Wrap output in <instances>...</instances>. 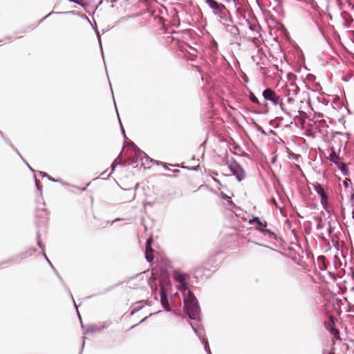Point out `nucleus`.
I'll use <instances>...</instances> for the list:
<instances>
[{"mask_svg": "<svg viewBox=\"0 0 354 354\" xmlns=\"http://www.w3.org/2000/svg\"><path fill=\"white\" fill-rule=\"evenodd\" d=\"M185 310L192 319H196L200 313L198 301L193 293L189 290L187 297L184 298Z\"/></svg>", "mask_w": 354, "mask_h": 354, "instance_id": "f257e3e1", "label": "nucleus"}, {"mask_svg": "<svg viewBox=\"0 0 354 354\" xmlns=\"http://www.w3.org/2000/svg\"><path fill=\"white\" fill-rule=\"evenodd\" d=\"M263 97L265 100L270 101L273 105H279L281 111H283L286 115L291 116V112L294 110L292 109H290V111H288V108L286 107V104L283 102V99L280 96L277 95L274 91L270 88H266L263 92Z\"/></svg>", "mask_w": 354, "mask_h": 354, "instance_id": "f03ea898", "label": "nucleus"}, {"mask_svg": "<svg viewBox=\"0 0 354 354\" xmlns=\"http://www.w3.org/2000/svg\"><path fill=\"white\" fill-rule=\"evenodd\" d=\"M160 289L161 304L165 310L169 312L171 309L169 308L167 295L171 292V285L169 279L165 277L160 280Z\"/></svg>", "mask_w": 354, "mask_h": 354, "instance_id": "7ed1b4c3", "label": "nucleus"}, {"mask_svg": "<svg viewBox=\"0 0 354 354\" xmlns=\"http://www.w3.org/2000/svg\"><path fill=\"white\" fill-rule=\"evenodd\" d=\"M331 152L329 155H341L346 152L345 142L342 141L339 136H334L330 142Z\"/></svg>", "mask_w": 354, "mask_h": 354, "instance_id": "20e7f679", "label": "nucleus"}, {"mask_svg": "<svg viewBox=\"0 0 354 354\" xmlns=\"http://www.w3.org/2000/svg\"><path fill=\"white\" fill-rule=\"evenodd\" d=\"M206 3L212 10L213 12L221 19L227 20V13L224 5L218 3L214 0H207Z\"/></svg>", "mask_w": 354, "mask_h": 354, "instance_id": "39448f33", "label": "nucleus"}, {"mask_svg": "<svg viewBox=\"0 0 354 354\" xmlns=\"http://www.w3.org/2000/svg\"><path fill=\"white\" fill-rule=\"evenodd\" d=\"M127 156H118L117 158L114 160V162L112 163L111 165V171L109 172V174H108V176H109L113 172V171L115 170V168L117 165H122V166H126V165H130L131 164H133L134 160H131L130 159H127ZM138 156H133V159H134V158H138Z\"/></svg>", "mask_w": 354, "mask_h": 354, "instance_id": "423d86ee", "label": "nucleus"}, {"mask_svg": "<svg viewBox=\"0 0 354 354\" xmlns=\"http://www.w3.org/2000/svg\"><path fill=\"white\" fill-rule=\"evenodd\" d=\"M228 167L232 173L236 176L239 181L242 180L245 178L243 169L236 162H231Z\"/></svg>", "mask_w": 354, "mask_h": 354, "instance_id": "0eeeda50", "label": "nucleus"}, {"mask_svg": "<svg viewBox=\"0 0 354 354\" xmlns=\"http://www.w3.org/2000/svg\"><path fill=\"white\" fill-rule=\"evenodd\" d=\"M300 91L299 88L294 82L287 84L284 88L285 96H290L297 98V95Z\"/></svg>", "mask_w": 354, "mask_h": 354, "instance_id": "6e6552de", "label": "nucleus"}, {"mask_svg": "<svg viewBox=\"0 0 354 354\" xmlns=\"http://www.w3.org/2000/svg\"><path fill=\"white\" fill-rule=\"evenodd\" d=\"M174 279L179 283L178 288L180 290H185L187 289V276L179 272L176 271L174 272Z\"/></svg>", "mask_w": 354, "mask_h": 354, "instance_id": "1a4fd4ad", "label": "nucleus"}, {"mask_svg": "<svg viewBox=\"0 0 354 354\" xmlns=\"http://www.w3.org/2000/svg\"><path fill=\"white\" fill-rule=\"evenodd\" d=\"M314 189L317 192V194L320 196L321 198V203L323 205H325L327 203L328 198L327 196L324 192V188L322 186L318 183H316L313 184Z\"/></svg>", "mask_w": 354, "mask_h": 354, "instance_id": "9d476101", "label": "nucleus"}, {"mask_svg": "<svg viewBox=\"0 0 354 354\" xmlns=\"http://www.w3.org/2000/svg\"><path fill=\"white\" fill-rule=\"evenodd\" d=\"M192 328L194 331V333L196 334V335L198 337V338L200 339V340L202 342V343L204 344V348H205V351L208 353V354H211V351H210V348H209V344H208V342L207 340L201 334L198 332V330L194 327L192 326Z\"/></svg>", "mask_w": 354, "mask_h": 354, "instance_id": "9b49d317", "label": "nucleus"}, {"mask_svg": "<svg viewBox=\"0 0 354 354\" xmlns=\"http://www.w3.org/2000/svg\"><path fill=\"white\" fill-rule=\"evenodd\" d=\"M147 301L145 300H142L134 304L131 312V315H134L135 313L142 309L144 306L147 305Z\"/></svg>", "mask_w": 354, "mask_h": 354, "instance_id": "f8f14e48", "label": "nucleus"}, {"mask_svg": "<svg viewBox=\"0 0 354 354\" xmlns=\"http://www.w3.org/2000/svg\"><path fill=\"white\" fill-rule=\"evenodd\" d=\"M285 97H286V103L285 104L286 105V107L288 108V111H290V109H292L294 111L291 112V115L292 114V113H296V109H294L293 104L297 100V98L290 96Z\"/></svg>", "mask_w": 354, "mask_h": 354, "instance_id": "ddd939ff", "label": "nucleus"}, {"mask_svg": "<svg viewBox=\"0 0 354 354\" xmlns=\"http://www.w3.org/2000/svg\"><path fill=\"white\" fill-rule=\"evenodd\" d=\"M250 223H255L257 224L259 227V230H261L267 226V223L262 222L259 217H253L252 220H250Z\"/></svg>", "mask_w": 354, "mask_h": 354, "instance_id": "4468645a", "label": "nucleus"}, {"mask_svg": "<svg viewBox=\"0 0 354 354\" xmlns=\"http://www.w3.org/2000/svg\"><path fill=\"white\" fill-rule=\"evenodd\" d=\"M225 29L226 31L230 32L234 35H237L239 32L238 28L234 25L226 24L225 25Z\"/></svg>", "mask_w": 354, "mask_h": 354, "instance_id": "2eb2a0df", "label": "nucleus"}, {"mask_svg": "<svg viewBox=\"0 0 354 354\" xmlns=\"http://www.w3.org/2000/svg\"><path fill=\"white\" fill-rule=\"evenodd\" d=\"M145 258L148 262H151L153 259V250L151 248H146Z\"/></svg>", "mask_w": 354, "mask_h": 354, "instance_id": "dca6fc26", "label": "nucleus"}, {"mask_svg": "<svg viewBox=\"0 0 354 354\" xmlns=\"http://www.w3.org/2000/svg\"><path fill=\"white\" fill-rule=\"evenodd\" d=\"M186 50L189 54V55L192 57H196L198 56V50L192 46H189L188 48Z\"/></svg>", "mask_w": 354, "mask_h": 354, "instance_id": "f3484780", "label": "nucleus"}, {"mask_svg": "<svg viewBox=\"0 0 354 354\" xmlns=\"http://www.w3.org/2000/svg\"><path fill=\"white\" fill-rule=\"evenodd\" d=\"M128 147H130L133 150V151L135 153V155H140V149L136 145H135L133 142H129Z\"/></svg>", "mask_w": 354, "mask_h": 354, "instance_id": "a211bd4d", "label": "nucleus"}, {"mask_svg": "<svg viewBox=\"0 0 354 354\" xmlns=\"http://www.w3.org/2000/svg\"><path fill=\"white\" fill-rule=\"evenodd\" d=\"M339 168L344 175H347V169L344 163L342 162L339 165Z\"/></svg>", "mask_w": 354, "mask_h": 354, "instance_id": "6ab92c4d", "label": "nucleus"}, {"mask_svg": "<svg viewBox=\"0 0 354 354\" xmlns=\"http://www.w3.org/2000/svg\"><path fill=\"white\" fill-rule=\"evenodd\" d=\"M250 100L253 103H255V104L259 103L258 98L254 95V94L253 93H250Z\"/></svg>", "mask_w": 354, "mask_h": 354, "instance_id": "aec40b11", "label": "nucleus"}, {"mask_svg": "<svg viewBox=\"0 0 354 354\" xmlns=\"http://www.w3.org/2000/svg\"><path fill=\"white\" fill-rule=\"evenodd\" d=\"M331 333H332V335H334V337H335L336 339H339L340 338V337H339V330H338L337 329H336V328H332V329H331Z\"/></svg>", "mask_w": 354, "mask_h": 354, "instance_id": "412c9836", "label": "nucleus"}, {"mask_svg": "<svg viewBox=\"0 0 354 354\" xmlns=\"http://www.w3.org/2000/svg\"><path fill=\"white\" fill-rule=\"evenodd\" d=\"M48 179L49 180H50V181H53V182H59V183H62V185H68V183H65V182H63V181H62L61 180H59V179L56 180V179H55V178H52V177H51V176H48Z\"/></svg>", "mask_w": 354, "mask_h": 354, "instance_id": "4be33fe9", "label": "nucleus"}, {"mask_svg": "<svg viewBox=\"0 0 354 354\" xmlns=\"http://www.w3.org/2000/svg\"><path fill=\"white\" fill-rule=\"evenodd\" d=\"M97 330H98V328L96 326H92L89 327V328L86 330V333H89V332L95 333Z\"/></svg>", "mask_w": 354, "mask_h": 354, "instance_id": "5701e85b", "label": "nucleus"}, {"mask_svg": "<svg viewBox=\"0 0 354 354\" xmlns=\"http://www.w3.org/2000/svg\"><path fill=\"white\" fill-rule=\"evenodd\" d=\"M183 168H187L188 169H190V170H198V167H199V165H197V166H194V167H187V166H184L183 165H182L181 166Z\"/></svg>", "mask_w": 354, "mask_h": 354, "instance_id": "b1692460", "label": "nucleus"}, {"mask_svg": "<svg viewBox=\"0 0 354 354\" xmlns=\"http://www.w3.org/2000/svg\"><path fill=\"white\" fill-rule=\"evenodd\" d=\"M339 160V156H330V160L337 162Z\"/></svg>", "mask_w": 354, "mask_h": 354, "instance_id": "393cba45", "label": "nucleus"}, {"mask_svg": "<svg viewBox=\"0 0 354 354\" xmlns=\"http://www.w3.org/2000/svg\"><path fill=\"white\" fill-rule=\"evenodd\" d=\"M35 185H36V187H37V189H38L39 191H40V190H41V186H40V185H39V181L37 180V178L36 177H35Z\"/></svg>", "mask_w": 354, "mask_h": 354, "instance_id": "a878e982", "label": "nucleus"}, {"mask_svg": "<svg viewBox=\"0 0 354 354\" xmlns=\"http://www.w3.org/2000/svg\"><path fill=\"white\" fill-rule=\"evenodd\" d=\"M350 203L352 207H354V193L351 196Z\"/></svg>", "mask_w": 354, "mask_h": 354, "instance_id": "bb28decb", "label": "nucleus"}, {"mask_svg": "<svg viewBox=\"0 0 354 354\" xmlns=\"http://www.w3.org/2000/svg\"><path fill=\"white\" fill-rule=\"evenodd\" d=\"M151 243H152V239H149L147 241V246H146V248H151Z\"/></svg>", "mask_w": 354, "mask_h": 354, "instance_id": "cd10ccee", "label": "nucleus"}, {"mask_svg": "<svg viewBox=\"0 0 354 354\" xmlns=\"http://www.w3.org/2000/svg\"><path fill=\"white\" fill-rule=\"evenodd\" d=\"M350 182H351V180H350V179H347V178H346V179L345 180H344V182H343L344 185L345 187H347L348 186V183H350Z\"/></svg>", "mask_w": 354, "mask_h": 354, "instance_id": "c85d7f7f", "label": "nucleus"}, {"mask_svg": "<svg viewBox=\"0 0 354 354\" xmlns=\"http://www.w3.org/2000/svg\"><path fill=\"white\" fill-rule=\"evenodd\" d=\"M69 1L71 2H73V3H75L77 4H80L82 6H83V3H81L80 1L79 0H68Z\"/></svg>", "mask_w": 354, "mask_h": 354, "instance_id": "c756f323", "label": "nucleus"}, {"mask_svg": "<svg viewBox=\"0 0 354 354\" xmlns=\"http://www.w3.org/2000/svg\"><path fill=\"white\" fill-rule=\"evenodd\" d=\"M39 174H40L42 177H47V178H48V175L46 173L43 172V171H40V172H39Z\"/></svg>", "mask_w": 354, "mask_h": 354, "instance_id": "7c9ffc66", "label": "nucleus"}, {"mask_svg": "<svg viewBox=\"0 0 354 354\" xmlns=\"http://www.w3.org/2000/svg\"><path fill=\"white\" fill-rule=\"evenodd\" d=\"M326 328H327V330H328L329 331L331 332V329L334 328L330 324H328L326 326Z\"/></svg>", "mask_w": 354, "mask_h": 354, "instance_id": "2f4dec72", "label": "nucleus"}, {"mask_svg": "<svg viewBox=\"0 0 354 354\" xmlns=\"http://www.w3.org/2000/svg\"><path fill=\"white\" fill-rule=\"evenodd\" d=\"M44 257H45L46 259L48 261V262L49 263V264L50 265V266L53 268V266L51 264V262L48 260V259L47 258V257L45 254H44Z\"/></svg>", "mask_w": 354, "mask_h": 354, "instance_id": "473e14b6", "label": "nucleus"}, {"mask_svg": "<svg viewBox=\"0 0 354 354\" xmlns=\"http://www.w3.org/2000/svg\"><path fill=\"white\" fill-rule=\"evenodd\" d=\"M224 198H225V199H227L229 203H232V201H230V198L229 196H227V195H225V196H224Z\"/></svg>", "mask_w": 354, "mask_h": 354, "instance_id": "72a5a7b5", "label": "nucleus"}, {"mask_svg": "<svg viewBox=\"0 0 354 354\" xmlns=\"http://www.w3.org/2000/svg\"><path fill=\"white\" fill-rule=\"evenodd\" d=\"M275 161H276V156H273V157H272V158L271 162H272V163H274V162H275Z\"/></svg>", "mask_w": 354, "mask_h": 354, "instance_id": "f704fd0d", "label": "nucleus"}, {"mask_svg": "<svg viewBox=\"0 0 354 354\" xmlns=\"http://www.w3.org/2000/svg\"><path fill=\"white\" fill-rule=\"evenodd\" d=\"M119 120H120V125H121V129H122V132L124 133V128H123V127H122V125L121 124L120 120L119 119Z\"/></svg>", "mask_w": 354, "mask_h": 354, "instance_id": "c9c22d12", "label": "nucleus"}, {"mask_svg": "<svg viewBox=\"0 0 354 354\" xmlns=\"http://www.w3.org/2000/svg\"><path fill=\"white\" fill-rule=\"evenodd\" d=\"M352 218H353V219L354 220V210H353V212H352Z\"/></svg>", "mask_w": 354, "mask_h": 354, "instance_id": "e433bc0d", "label": "nucleus"}, {"mask_svg": "<svg viewBox=\"0 0 354 354\" xmlns=\"http://www.w3.org/2000/svg\"><path fill=\"white\" fill-rule=\"evenodd\" d=\"M118 0H111V3H115Z\"/></svg>", "mask_w": 354, "mask_h": 354, "instance_id": "4c0bfd02", "label": "nucleus"}, {"mask_svg": "<svg viewBox=\"0 0 354 354\" xmlns=\"http://www.w3.org/2000/svg\"><path fill=\"white\" fill-rule=\"evenodd\" d=\"M147 318V317H145L144 319H142L141 320V322H144Z\"/></svg>", "mask_w": 354, "mask_h": 354, "instance_id": "58836bf2", "label": "nucleus"}, {"mask_svg": "<svg viewBox=\"0 0 354 354\" xmlns=\"http://www.w3.org/2000/svg\"><path fill=\"white\" fill-rule=\"evenodd\" d=\"M98 39H99V42L100 43L101 42V40H100V37L98 36Z\"/></svg>", "mask_w": 354, "mask_h": 354, "instance_id": "ea45409f", "label": "nucleus"}, {"mask_svg": "<svg viewBox=\"0 0 354 354\" xmlns=\"http://www.w3.org/2000/svg\"><path fill=\"white\" fill-rule=\"evenodd\" d=\"M38 245H39L40 248L41 247L39 241L38 242Z\"/></svg>", "mask_w": 354, "mask_h": 354, "instance_id": "a19ab883", "label": "nucleus"}, {"mask_svg": "<svg viewBox=\"0 0 354 354\" xmlns=\"http://www.w3.org/2000/svg\"><path fill=\"white\" fill-rule=\"evenodd\" d=\"M162 165H164L165 167H166V164L165 163H162Z\"/></svg>", "mask_w": 354, "mask_h": 354, "instance_id": "79ce46f5", "label": "nucleus"}, {"mask_svg": "<svg viewBox=\"0 0 354 354\" xmlns=\"http://www.w3.org/2000/svg\"><path fill=\"white\" fill-rule=\"evenodd\" d=\"M234 2H236L238 0H233Z\"/></svg>", "mask_w": 354, "mask_h": 354, "instance_id": "37998d69", "label": "nucleus"}, {"mask_svg": "<svg viewBox=\"0 0 354 354\" xmlns=\"http://www.w3.org/2000/svg\"><path fill=\"white\" fill-rule=\"evenodd\" d=\"M352 289L354 290V287Z\"/></svg>", "mask_w": 354, "mask_h": 354, "instance_id": "c03bdc74", "label": "nucleus"}, {"mask_svg": "<svg viewBox=\"0 0 354 354\" xmlns=\"http://www.w3.org/2000/svg\"><path fill=\"white\" fill-rule=\"evenodd\" d=\"M0 133H1V132L0 131Z\"/></svg>", "mask_w": 354, "mask_h": 354, "instance_id": "a18cd8bd", "label": "nucleus"}]
</instances>
